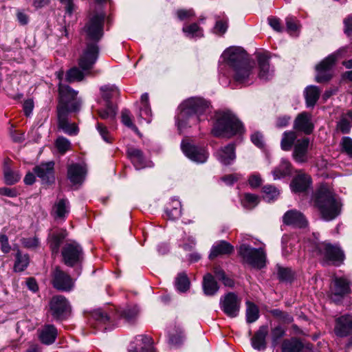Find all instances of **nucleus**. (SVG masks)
Returning <instances> with one entry per match:
<instances>
[{
  "mask_svg": "<svg viewBox=\"0 0 352 352\" xmlns=\"http://www.w3.org/2000/svg\"><path fill=\"white\" fill-rule=\"evenodd\" d=\"M104 20V14H96L90 18L83 28L87 45L79 58L78 64L84 71L90 69L98 59L99 54L98 42L103 35Z\"/></svg>",
  "mask_w": 352,
  "mask_h": 352,
  "instance_id": "f257e3e1",
  "label": "nucleus"
},
{
  "mask_svg": "<svg viewBox=\"0 0 352 352\" xmlns=\"http://www.w3.org/2000/svg\"><path fill=\"white\" fill-rule=\"evenodd\" d=\"M179 113L176 118L178 130L182 132L207 119L210 103L201 98H190L179 107Z\"/></svg>",
  "mask_w": 352,
  "mask_h": 352,
  "instance_id": "f03ea898",
  "label": "nucleus"
},
{
  "mask_svg": "<svg viewBox=\"0 0 352 352\" xmlns=\"http://www.w3.org/2000/svg\"><path fill=\"white\" fill-rule=\"evenodd\" d=\"M312 202L324 221H331L340 214L341 203L327 186H321L316 190L312 197Z\"/></svg>",
  "mask_w": 352,
  "mask_h": 352,
  "instance_id": "7ed1b4c3",
  "label": "nucleus"
},
{
  "mask_svg": "<svg viewBox=\"0 0 352 352\" xmlns=\"http://www.w3.org/2000/svg\"><path fill=\"white\" fill-rule=\"evenodd\" d=\"M215 119L212 133L216 137L229 138L243 131V124L230 111L217 112Z\"/></svg>",
  "mask_w": 352,
  "mask_h": 352,
  "instance_id": "20e7f679",
  "label": "nucleus"
},
{
  "mask_svg": "<svg viewBox=\"0 0 352 352\" xmlns=\"http://www.w3.org/2000/svg\"><path fill=\"white\" fill-rule=\"evenodd\" d=\"M346 51L347 50L345 47L340 48L334 53L329 55L316 66V82L319 83L325 82L331 78L332 74L331 70L333 65L338 58L345 55Z\"/></svg>",
  "mask_w": 352,
  "mask_h": 352,
  "instance_id": "39448f33",
  "label": "nucleus"
},
{
  "mask_svg": "<svg viewBox=\"0 0 352 352\" xmlns=\"http://www.w3.org/2000/svg\"><path fill=\"white\" fill-rule=\"evenodd\" d=\"M221 58L232 70H236V78L241 79L239 65L250 59L245 51L240 47H230L224 50Z\"/></svg>",
  "mask_w": 352,
  "mask_h": 352,
  "instance_id": "423d86ee",
  "label": "nucleus"
},
{
  "mask_svg": "<svg viewBox=\"0 0 352 352\" xmlns=\"http://www.w3.org/2000/svg\"><path fill=\"white\" fill-rule=\"evenodd\" d=\"M239 252L244 261L253 267L261 269L265 265L266 256L263 248L256 249L243 244Z\"/></svg>",
  "mask_w": 352,
  "mask_h": 352,
  "instance_id": "0eeeda50",
  "label": "nucleus"
},
{
  "mask_svg": "<svg viewBox=\"0 0 352 352\" xmlns=\"http://www.w3.org/2000/svg\"><path fill=\"white\" fill-rule=\"evenodd\" d=\"M311 245L313 251H317L326 261H331L335 265H340L344 258L343 252L338 246L327 243H319L318 241H314Z\"/></svg>",
  "mask_w": 352,
  "mask_h": 352,
  "instance_id": "6e6552de",
  "label": "nucleus"
},
{
  "mask_svg": "<svg viewBox=\"0 0 352 352\" xmlns=\"http://www.w3.org/2000/svg\"><path fill=\"white\" fill-rule=\"evenodd\" d=\"M58 91L60 102L57 109L60 106H65L67 107V111H76L79 110L81 101L76 98L78 91L62 82H59Z\"/></svg>",
  "mask_w": 352,
  "mask_h": 352,
  "instance_id": "1a4fd4ad",
  "label": "nucleus"
},
{
  "mask_svg": "<svg viewBox=\"0 0 352 352\" xmlns=\"http://www.w3.org/2000/svg\"><path fill=\"white\" fill-rule=\"evenodd\" d=\"M61 255L63 262L69 267L80 263L84 257L82 247L76 241L66 243L62 248Z\"/></svg>",
  "mask_w": 352,
  "mask_h": 352,
  "instance_id": "9d476101",
  "label": "nucleus"
},
{
  "mask_svg": "<svg viewBox=\"0 0 352 352\" xmlns=\"http://www.w3.org/2000/svg\"><path fill=\"white\" fill-rule=\"evenodd\" d=\"M352 282L345 276H334L330 285L329 297L337 302L343 297L350 293Z\"/></svg>",
  "mask_w": 352,
  "mask_h": 352,
  "instance_id": "9b49d317",
  "label": "nucleus"
},
{
  "mask_svg": "<svg viewBox=\"0 0 352 352\" xmlns=\"http://www.w3.org/2000/svg\"><path fill=\"white\" fill-rule=\"evenodd\" d=\"M241 300L233 292H228L221 296L219 306L223 312L230 318L238 316L241 308Z\"/></svg>",
  "mask_w": 352,
  "mask_h": 352,
  "instance_id": "f8f14e48",
  "label": "nucleus"
},
{
  "mask_svg": "<svg viewBox=\"0 0 352 352\" xmlns=\"http://www.w3.org/2000/svg\"><path fill=\"white\" fill-rule=\"evenodd\" d=\"M183 153L190 160L197 163H204L208 157V153L204 147H199L190 142L183 140L181 144Z\"/></svg>",
  "mask_w": 352,
  "mask_h": 352,
  "instance_id": "ddd939ff",
  "label": "nucleus"
},
{
  "mask_svg": "<svg viewBox=\"0 0 352 352\" xmlns=\"http://www.w3.org/2000/svg\"><path fill=\"white\" fill-rule=\"evenodd\" d=\"M50 309L55 319L61 320L68 314L70 307L68 301L64 296H55L50 300Z\"/></svg>",
  "mask_w": 352,
  "mask_h": 352,
  "instance_id": "4468645a",
  "label": "nucleus"
},
{
  "mask_svg": "<svg viewBox=\"0 0 352 352\" xmlns=\"http://www.w3.org/2000/svg\"><path fill=\"white\" fill-rule=\"evenodd\" d=\"M309 139L307 138L297 140L294 144L292 157L297 163L302 164L309 160L308 148Z\"/></svg>",
  "mask_w": 352,
  "mask_h": 352,
  "instance_id": "2eb2a0df",
  "label": "nucleus"
},
{
  "mask_svg": "<svg viewBox=\"0 0 352 352\" xmlns=\"http://www.w3.org/2000/svg\"><path fill=\"white\" fill-rule=\"evenodd\" d=\"M69 111H67V107L60 106L57 109L58 127L62 129L65 133L70 135H75L78 132V128L74 123H69L67 120V115Z\"/></svg>",
  "mask_w": 352,
  "mask_h": 352,
  "instance_id": "dca6fc26",
  "label": "nucleus"
},
{
  "mask_svg": "<svg viewBox=\"0 0 352 352\" xmlns=\"http://www.w3.org/2000/svg\"><path fill=\"white\" fill-rule=\"evenodd\" d=\"M54 287L61 291H70L74 287V282L69 275L56 267L54 272Z\"/></svg>",
  "mask_w": 352,
  "mask_h": 352,
  "instance_id": "f3484780",
  "label": "nucleus"
},
{
  "mask_svg": "<svg viewBox=\"0 0 352 352\" xmlns=\"http://www.w3.org/2000/svg\"><path fill=\"white\" fill-rule=\"evenodd\" d=\"M281 351L282 352H314V347L311 344H303L298 339L292 338L283 342Z\"/></svg>",
  "mask_w": 352,
  "mask_h": 352,
  "instance_id": "a211bd4d",
  "label": "nucleus"
},
{
  "mask_svg": "<svg viewBox=\"0 0 352 352\" xmlns=\"http://www.w3.org/2000/svg\"><path fill=\"white\" fill-rule=\"evenodd\" d=\"M127 155L137 170L153 166L152 162L145 158L142 151L137 148H129Z\"/></svg>",
  "mask_w": 352,
  "mask_h": 352,
  "instance_id": "6ab92c4d",
  "label": "nucleus"
},
{
  "mask_svg": "<svg viewBox=\"0 0 352 352\" xmlns=\"http://www.w3.org/2000/svg\"><path fill=\"white\" fill-rule=\"evenodd\" d=\"M53 162L41 164L34 168V174L39 177L43 183L50 184L54 181Z\"/></svg>",
  "mask_w": 352,
  "mask_h": 352,
  "instance_id": "aec40b11",
  "label": "nucleus"
},
{
  "mask_svg": "<svg viewBox=\"0 0 352 352\" xmlns=\"http://www.w3.org/2000/svg\"><path fill=\"white\" fill-rule=\"evenodd\" d=\"M283 220L285 224L296 228H304L307 225L305 216L296 210H291L285 212Z\"/></svg>",
  "mask_w": 352,
  "mask_h": 352,
  "instance_id": "412c9836",
  "label": "nucleus"
},
{
  "mask_svg": "<svg viewBox=\"0 0 352 352\" xmlns=\"http://www.w3.org/2000/svg\"><path fill=\"white\" fill-rule=\"evenodd\" d=\"M70 211V204L66 198H58L56 200L52 210V215L55 219L65 221Z\"/></svg>",
  "mask_w": 352,
  "mask_h": 352,
  "instance_id": "4be33fe9",
  "label": "nucleus"
},
{
  "mask_svg": "<svg viewBox=\"0 0 352 352\" xmlns=\"http://www.w3.org/2000/svg\"><path fill=\"white\" fill-rule=\"evenodd\" d=\"M257 60L259 78L263 80L271 79L274 76V69L270 67L268 56L265 54H258Z\"/></svg>",
  "mask_w": 352,
  "mask_h": 352,
  "instance_id": "5701e85b",
  "label": "nucleus"
},
{
  "mask_svg": "<svg viewBox=\"0 0 352 352\" xmlns=\"http://www.w3.org/2000/svg\"><path fill=\"white\" fill-rule=\"evenodd\" d=\"M294 128L305 133L310 134L314 129V124L311 122V116L309 113L302 112L300 113L295 119Z\"/></svg>",
  "mask_w": 352,
  "mask_h": 352,
  "instance_id": "b1692460",
  "label": "nucleus"
},
{
  "mask_svg": "<svg viewBox=\"0 0 352 352\" xmlns=\"http://www.w3.org/2000/svg\"><path fill=\"white\" fill-rule=\"evenodd\" d=\"M335 333L339 337H346L352 331V315L346 314L336 320Z\"/></svg>",
  "mask_w": 352,
  "mask_h": 352,
  "instance_id": "393cba45",
  "label": "nucleus"
},
{
  "mask_svg": "<svg viewBox=\"0 0 352 352\" xmlns=\"http://www.w3.org/2000/svg\"><path fill=\"white\" fill-rule=\"evenodd\" d=\"M254 66V63L250 59L239 65V74H241V79H238L236 78V71L232 70V75L235 81L240 84H248L250 80V77L252 74Z\"/></svg>",
  "mask_w": 352,
  "mask_h": 352,
  "instance_id": "a878e982",
  "label": "nucleus"
},
{
  "mask_svg": "<svg viewBox=\"0 0 352 352\" xmlns=\"http://www.w3.org/2000/svg\"><path fill=\"white\" fill-rule=\"evenodd\" d=\"M87 169L85 166L74 164L68 167L67 176L73 184H81L85 177Z\"/></svg>",
  "mask_w": 352,
  "mask_h": 352,
  "instance_id": "bb28decb",
  "label": "nucleus"
},
{
  "mask_svg": "<svg viewBox=\"0 0 352 352\" xmlns=\"http://www.w3.org/2000/svg\"><path fill=\"white\" fill-rule=\"evenodd\" d=\"M217 159L223 165L231 164L236 159L235 146L233 144H229L222 147L215 153Z\"/></svg>",
  "mask_w": 352,
  "mask_h": 352,
  "instance_id": "cd10ccee",
  "label": "nucleus"
},
{
  "mask_svg": "<svg viewBox=\"0 0 352 352\" xmlns=\"http://www.w3.org/2000/svg\"><path fill=\"white\" fill-rule=\"evenodd\" d=\"M268 327L263 325L259 327L251 340L252 347L258 351H263L266 348L265 338L268 335Z\"/></svg>",
  "mask_w": 352,
  "mask_h": 352,
  "instance_id": "c85d7f7f",
  "label": "nucleus"
},
{
  "mask_svg": "<svg viewBox=\"0 0 352 352\" xmlns=\"http://www.w3.org/2000/svg\"><path fill=\"white\" fill-rule=\"evenodd\" d=\"M311 184V178L307 174L296 175L291 182L290 187L293 192H301L305 191Z\"/></svg>",
  "mask_w": 352,
  "mask_h": 352,
  "instance_id": "c756f323",
  "label": "nucleus"
},
{
  "mask_svg": "<svg viewBox=\"0 0 352 352\" xmlns=\"http://www.w3.org/2000/svg\"><path fill=\"white\" fill-rule=\"evenodd\" d=\"M135 347L131 352H155L152 339L145 335L135 337Z\"/></svg>",
  "mask_w": 352,
  "mask_h": 352,
  "instance_id": "7c9ffc66",
  "label": "nucleus"
},
{
  "mask_svg": "<svg viewBox=\"0 0 352 352\" xmlns=\"http://www.w3.org/2000/svg\"><path fill=\"white\" fill-rule=\"evenodd\" d=\"M57 330L52 324L45 325L39 331L38 338L41 342L45 344H52L56 338Z\"/></svg>",
  "mask_w": 352,
  "mask_h": 352,
  "instance_id": "2f4dec72",
  "label": "nucleus"
},
{
  "mask_svg": "<svg viewBox=\"0 0 352 352\" xmlns=\"http://www.w3.org/2000/svg\"><path fill=\"white\" fill-rule=\"evenodd\" d=\"M234 250V247L225 241H221L215 243L211 248L209 258L212 259L217 256L230 254Z\"/></svg>",
  "mask_w": 352,
  "mask_h": 352,
  "instance_id": "473e14b6",
  "label": "nucleus"
},
{
  "mask_svg": "<svg viewBox=\"0 0 352 352\" xmlns=\"http://www.w3.org/2000/svg\"><path fill=\"white\" fill-rule=\"evenodd\" d=\"M292 164L286 159L283 158L280 164L273 170L272 175L274 180L284 178L292 174Z\"/></svg>",
  "mask_w": 352,
  "mask_h": 352,
  "instance_id": "72a5a7b5",
  "label": "nucleus"
},
{
  "mask_svg": "<svg viewBox=\"0 0 352 352\" xmlns=\"http://www.w3.org/2000/svg\"><path fill=\"white\" fill-rule=\"evenodd\" d=\"M169 343L175 346L182 344L185 340V335L182 326L175 324L173 328L168 331Z\"/></svg>",
  "mask_w": 352,
  "mask_h": 352,
  "instance_id": "f704fd0d",
  "label": "nucleus"
},
{
  "mask_svg": "<svg viewBox=\"0 0 352 352\" xmlns=\"http://www.w3.org/2000/svg\"><path fill=\"white\" fill-rule=\"evenodd\" d=\"M203 290L206 296H213L219 290V286L214 278L210 273L206 274L204 276Z\"/></svg>",
  "mask_w": 352,
  "mask_h": 352,
  "instance_id": "c9c22d12",
  "label": "nucleus"
},
{
  "mask_svg": "<svg viewBox=\"0 0 352 352\" xmlns=\"http://www.w3.org/2000/svg\"><path fill=\"white\" fill-rule=\"evenodd\" d=\"M142 107L140 111V119H144L147 123L151 122V109L148 103V94L144 93L141 96Z\"/></svg>",
  "mask_w": 352,
  "mask_h": 352,
  "instance_id": "e433bc0d",
  "label": "nucleus"
},
{
  "mask_svg": "<svg viewBox=\"0 0 352 352\" xmlns=\"http://www.w3.org/2000/svg\"><path fill=\"white\" fill-rule=\"evenodd\" d=\"M305 99L307 107H314L319 98L320 91L318 87L308 86L305 91Z\"/></svg>",
  "mask_w": 352,
  "mask_h": 352,
  "instance_id": "4c0bfd02",
  "label": "nucleus"
},
{
  "mask_svg": "<svg viewBox=\"0 0 352 352\" xmlns=\"http://www.w3.org/2000/svg\"><path fill=\"white\" fill-rule=\"evenodd\" d=\"M97 112L100 118L112 121L116 118L117 107L111 102H107L104 108L98 109Z\"/></svg>",
  "mask_w": 352,
  "mask_h": 352,
  "instance_id": "58836bf2",
  "label": "nucleus"
},
{
  "mask_svg": "<svg viewBox=\"0 0 352 352\" xmlns=\"http://www.w3.org/2000/svg\"><path fill=\"white\" fill-rule=\"evenodd\" d=\"M166 214L169 219L175 220L182 214L181 203L177 199H172L169 206L166 209Z\"/></svg>",
  "mask_w": 352,
  "mask_h": 352,
  "instance_id": "ea45409f",
  "label": "nucleus"
},
{
  "mask_svg": "<svg viewBox=\"0 0 352 352\" xmlns=\"http://www.w3.org/2000/svg\"><path fill=\"white\" fill-rule=\"evenodd\" d=\"M296 135L294 131H285L280 142L281 149L285 151H290L292 146H294L296 140Z\"/></svg>",
  "mask_w": 352,
  "mask_h": 352,
  "instance_id": "a19ab883",
  "label": "nucleus"
},
{
  "mask_svg": "<svg viewBox=\"0 0 352 352\" xmlns=\"http://www.w3.org/2000/svg\"><path fill=\"white\" fill-rule=\"evenodd\" d=\"M66 231L58 234H53L49 239L50 249L52 254H57L63 240L66 237Z\"/></svg>",
  "mask_w": 352,
  "mask_h": 352,
  "instance_id": "79ce46f5",
  "label": "nucleus"
},
{
  "mask_svg": "<svg viewBox=\"0 0 352 352\" xmlns=\"http://www.w3.org/2000/svg\"><path fill=\"white\" fill-rule=\"evenodd\" d=\"M246 304V321L248 323H252L259 318L258 307L253 302L247 301Z\"/></svg>",
  "mask_w": 352,
  "mask_h": 352,
  "instance_id": "37998d69",
  "label": "nucleus"
},
{
  "mask_svg": "<svg viewBox=\"0 0 352 352\" xmlns=\"http://www.w3.org/2000/svg\"><path fill=\"white\" fill-rule=\"evenodd\" d=\"M29 264V257L27 254L22 255L19 250L16 254V261L14 265L15 272H23Z\"/></svg>",
  "mask_w": 352,
  "mask_h": 352,
  "instance_id": "c03bdc74",
  "label": "nucleus"
},
{
  "mask_svg": "<svg viewBox=\"0 0 352 352\" xmlns=\"http://www.w3.org/2000/svg\"><path fill=\"white\" fill-rule=\"evenodd\" d=\"M183 32L190 38H200L204 36L202 29L197 23L184 26Z\"/></svg>",
  "mask_w": 352,
  "mask_h": 352,
  "instance_id": "a18cd8bd",
  "label": "nucleus"
},
{
  "mask_svg": "<svg viewBox=\"0 0 352 352\" xmlns=\"http://www.w3.org/2000/svg\"><path fill=\"white\" fill-rule=\"evenodd\" d=\"M4 179L8 185H13L21 179V175L17 171H12L8 166H5Z\"/></svg>",
  "mask_w": 352,
  "mask_h": 352,
  "instance_id": "49530a36",
  "label": "nucleus"
},
{
  "mask_svg": "<svg viewBox=\"0 0 352 352\" xmlns=\"http://www.w3.org/2000/svg\"><path fill=\"white\" fill-rule=\"evenodd\" d=\"M175 287L181 292L187 291L190 287V281L184 272L178 274L175 280Z\"/></svg>",
  "mask_w": 352,
  "mask_h": 352,
  "instance_id": "de8ad7c7",
  "label": "nucleus"
},
{
  "mask_svg": "<svg viewBox=\"0 0 352 352\" xmlns=\"http://www.w3.org/2000/svg\"><path fill=\"white\" fill-rule=\"evenodd\" d=\"M263 198L267 201H271L276 199L279 195L280 191L275 186L272 185H266L263 188Z\"/></svg>",
  "mask_w": 352,
  "mask_h": 352,
  "instance_id": "09e8293b",
  "label": "nucleus"
},
{
  "mask_svg": "<svg viewBox=\"0 0 352 352\" xmlns=\"http://www.w3.org/2000/svg\"><path fill=\"white\" fill-rule=\"evenodd\" d=\"M258 196L250 193H246L241 199V204L243 208L251 210L258 204Z\"/></svg>",
  "mask_w": 352,
  "mask_h": 352,
  "instance_id": "8fccbe9b",
  "label": "nucleus"
},
{
  "mask_svg": "<svg viewBox=\"0 0 352 352\" xmlns=\"http://www.w3.org/2000/svg\"><path fill=\"white\" fill-rule=\"evenodd\" d=\"M85 74L77 67L69 69L66 74V80L68 82L80 81L83 79Z\"/></svg>",
  "mask_w": 352,
  "mask_h": 352,
  "instance_id": "3c124183",
  "label": "nucleus"
},
{
  "mask_svg": "<svg viewBox=\"0 0 352 352\" xmlns=\"http://www.w3.org/2000/svg\"><path fill=\"white\" fill-rule=\"evenodd\" d=\"M214 273L216 278L222 281L226 287H232L234 285V280L230 277L227 276L225 272L219 267H215L214 269Z\"/></svg>",
  "mask_w": 352,
  "mask_h": 352,
  "instance_id": "603ef678",
  "label": "nucleus"
},
{
  "mask_svg": "<svg viewBox=\"0 0 352 352\" xmlns=\"http://www.w3.org/2000/svg\"><path fill=\"white\" fill-rule=\"evenodd\" d=\"M228 19H220L219 16L216 17V23L214 27V32L217 34L223 35L228 29Z\"/></svg>",
  "mask_w": 352,
  "mask_h": 352,
  "instance_id": "864d4df0",
  "label": "nucleus"
},
{
  "mask_svg": "<svg viewBox=\"0 0 352 352\" xmlns=\"http://www.w3.org/2000/svg\"><path fill=\"white\" fill-rule=\"evenodd\" d=\"M122 122L129 128H131L133 131H135L137 134L140 135V132L138 128L133 124L131 113L128 109H124L122 111Z\"/></svg>",
  "mask_w": 352,
  "mask_h": 352,
  "instance_id": "5fc2aeb1",
  "label": "nucleus"
},
{
  "mask_svg": "<svg viewBox=\"0 0 352 352\" xmlns=\"http://www.w3.org/2000/svg\"><path fill=\"white\" fill-rule=\"evenodd\" d=\"M102 97L106 103L111 102L109 100L115 93H117V88L113 85H104L100 87Z\"/></svg>",
  "mask_w": 352,
  "mask_h": 352,
  "instance_id": "6e6d98bb",
  "label": "nucleus"
},
{
  "mask_svg": "<svg viewBox=\"0 0 352 352\" xmlns=\"http://www.w3.org/2000/svg\"><path fill=\"white\" fill-rule=\"evenodd\" d=\"M271 314L282 322L289 324L293 321V317L290 314L280 309H273L271 311Z\"/></svg>",
  "mask_w": 352,
  "mask_h": 352,
  "instance_id": "4d7b16f0",
  "label": "nucleus"
},
{
  "mask_svg": "<svg viewBox=\"0 0 352 352\" xmlns=\"http://www.w3.org/2000/svg\"><path fill=\"white\" fill-rule=\"evenodd\" d=\"M285 330L281 326H277L272 329L271 336L272 345L275 347L279 342V340L284 336Z\"/></svg>",
  "mask_w": 352,
  "mask_h": 352,
  "instance_id": "13d9d810",
  "label": "nucleus"
},
{
  "mask_svg": "<svg viewBox=\"0 0 352 352\" xmlns=\"http://www.w3.org/2000/svg\"><path fill=\"white\" fill-rule=\"evenodd\" d=\"M351 119L348 116V113L343 116L337 124V129L343 133H348L351 129Z\"/></svg>",
  "mask_w": 352,
  "mask_h": 352,
  "instance_id": "bf43d9fd",
  "label": "nucleus"
},
{
  "mask_svg": "<svg viewBox=\"0 0 352 352\" xmlns=\"http://www.w3.org/2000/svg\"><path fill=\"white\" fill-rule=\"evenodd\" d=\"M278 276L280 280L288 282L292 280L294 274L291 269L278 266Z\"/></svg>",
  "mask_w": 352,
  "mask_h": 352,
  "instance_id": "052dcab7",
  "label": "nucleus"
},
{
  "mask_svg": "<svg viewBox=\"0 0 352 352\" xmlns=\"http://www.w3.org/2000/svg\"><path fill=\"white\" fill-rule=\"evenodd\" d=\"M139 314L138 307H128L122 311V316L129 322H133Z\"/></svg>",
  "mask_w": 352,
  "mask_h": 352,
  "instance_id": "680f3d73",
  "label": "nucleus"
},
{
  "mask_svg": "<svg viewBox=\"0 0 352 352\" xmlns=\"http://www.w3.org/2000/svg\"><path fill=\"white\" fill-rule=\"evenodd\" d=\"M56 146L60 153H64L70 148L71 144L67 138L59 137L56 141Z\"/></svg>",
  "mask_w": 352,
  "mask_h": 352,
  "instance_id": "e2e57ef3",
  "label": "nucleus"
},
{
  "mask_svg": "<svg viewBox=\"0 0 352 352\" xmlns=\"http://www.w3.org/2000/svg\"><path fill=\"white\" fill-rule=\"evenodd\" d=\"M91 317L100 324H105L109 318L106 313L101 309H96L91 313Z\"/></svg>",
  "mask_w": 352,
  "mask_h": 352,
  "instance_id": "0e129e2a",
  "label": "nucleus"
},
{
  "mask_svg": "<svg viewBox=\"0 0 352 352\" xmlns=\"http://www.w3.org/2000/svg\"><path fill=\"white\" fill-rule=\"evenodd\" d=\"M21 242L23 247L28 249L35 248L39 245V241L36 236L23 238Z\"/></svg>",
  "mask_w": 352,
  "mask_h": 352,
  "instance_id": "69168bd1",
  "label": "nucleus"
},
{
  "mask_svg": "<svg viewBox=\"0 0 352 352\" xmlns=\"http://www.w3.org/2000/svg\"><path fill=\"white\" fill-rule=\"evenodd\" d=\"M342 150L352 158V139L349 137H344L341 141Z\"/></svg>",
  "mask_w": 352,
  "mask_h": 352,
  "instance_id": "338daca9",
  "label": "nucleus"
},
{
  "mask_svg": "<svg viewBox=\"0 0 352 352\" xmlns=\"http://www.w3.org/2000/svg\"><path fill=\"white\" fill-rule=\"evenodd\" d=\"M96 129L104 141L108 143L111 142V138L109 134V131L106 126H104L102 123L98 122L96 124Z\"/></svg>",
  "mask_w": 352,
  "mask_h": 352,
  "instance_id": "774afa93",
  "label": "nucleus"
}]
</instances>
